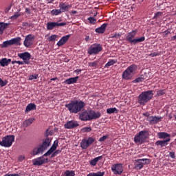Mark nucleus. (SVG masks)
<instances>
[{"instance_id": "nucleus-31", "label": "nucleus", "mask_w": 176, "mask_h": 176, "mask_svg": "<svg viewBox=\"0 0 176 176\" xmlns=\"http://www.w3.org/2000/svg\"><path fill=\"white\" fill-rule=\"evenodd\" d=\"M12 45H17L18 46H21V37H16L14 38L11 39Z\"/></svg>"}, {"instance_id": "nucleus-5", "label": "nucleus", "mask_w": 176, "mask_h": 176, "mask_svg": "<svg viewBox=\"0 0 176 176\" xmlns=\"http://www.w3.org/2000/svg\"><path fill=\"white\" fill-rule=\"evenodd\" d=\"M138 69V66L136 65H131L129 66L124 72H122V79L125 80H131L135 71Z\"/></svg>"}, {"instance_id": "nucleus-36", "label": "nucleus", "mask_w": 176, "mask_h": 176, "mask_svg": "<svg viewBox=\"0 0 176 176\" xmlns=\"http://www.w3.org/2000/svg\"><path fill=\"white\" fill-rule=\"evenodd\" d=\"M145 78L144 76H140V77L135 78L133 81L134 83H139V82H142L145 80Z\"/></svg>"}, {"instance_id": "nucleus-15", "label": "nucleus", "mask_w": 176, "mask_h": 176, "mask_svg": "<svg viewBox=\"0 0 176 176\" xmlns=\"http://www.w3.org/2000/svg\"><path fill=\"white\" fill-rule=\"evenodd\" d=\"M34 38L35 36L32 34H28V36H26L23 43L24 46L25 47H30V46H32Z\"/></svg>"}, {"instance_id": "nucleus-30", "label": "nucleus", "mask_w": 176, "mask_h": 176, "mask_svg": "<svg viewBox=\"0 0 176 176\" xmlns=\"http://www.w3.org/2000/svg\"><path fill=\"white\" fill-rule=\"evenodd\" d=\"M118 63L117 60L115 59H110L109 60V62L104 65V68H109V67H111V65H114V64H116Z\"/></svg>"}, {"instance_id": "nucleus-26", "label": "nucleus", "mask_w": 176, "mask_h": 176, "mask_svg": "<svg viewBox=\"0 0 176 176\" xmlns=\"http://www.w3.org/2000/svg\"><path fill=\"white\" fill-rule=\"evenodd\" d=\"M34 110H36V105L34 103H30L26 107L25 113H28L29 112Z\"/></svg>"}, {"instance_id": "nucleus-33", "label": "nucleus", "mask_w": 176, "mask_h": 176, "mask_svg": "<svg viewBox=\"0 0 176 176\" xmlns=\"http://www.w3.org/2000/svg\"><path fill=\"white\" fill-rule=\"evenodd\" d=\"M106 111L107 112V114H110V115L118 113V110L116 107H114V108H109V109H107L106 110Z\"/></svg>"}, {"instance_id": "nucleus-32", "label": "nucleus", "mask_w": 176, "mask_h": 176, "mask_svg": "<svg viewBox=\"0 0 176 176\" xmlns=\"http://www.w3.org/2000/svg\"><path fill=\"white\" fill-rule=\"evenodd\" d=\"M20 16H21V9H19L18 11L16 12L12 16L10 19V20H16Z\"/></svg>"}, {"instance_id": "nucleus-28", "label": "nucleus", "mask_w": 176, "mask_h": 176, "mask_svg": "<svg viewBox=\"0 0 176 176\" xmlns=\"http://www.w3.org/2000/svg\"><path fill=\"white\" fill-rule=\"evenodd\" d=\"M9 25L10 23L0 22V35H3L4 30H6Z\"/></svg>"}, {"instance_id": "nucleus-63", "label": "nucleus", "mask_w": 176, "mask_h": 176, "mask_svg": "<svg viewBox=\"0 0 176 176\" xmlns=\"http://www.w3.org/2000/svg\"><path fill=\"white\" fill-rule=\"evenodd\" d=\"M58 80V78L56 77V78H51L50 81H51V82H52V81H56V80Z\"/></svg>"}, {"instance_id": "nucleus-56", "label": "nucleus", "mask_w": 176, "mask_h": 176, "mask_svg": "<svg viewBox=\"0 0 176 176\" xmlns=\"http://www.w3.org/2000/svg\"><path fill=\"white\" fill-rule=\"evenodd\" d=\"M4 176H21L18 173H15V174H6Z\"/></svg>"}, {"instance_id": "nucleus-44", "label": "nucleus", "mask_w": 176, "mask_h": 176, "mask_svg": "<svg viewBox=\"0 0 176 176\" xmlns=\"http://www.w3.org/2000/svg\"><path fill=\"white\" fill-rule=\"evenodd\" d=\"M87 143L88 144V146H91L95 142V139L93 137H89L88 139L86 140Z\"/></svg>"}, {"instance_id": "nucleus-8", "label": "nucleus", "mask_w": 176, "mask_h": 176, "mask_svg": "<svg viewBox=\"0 0 176 176\" xmlns=\"http://www.w3.org/2000/svg\"><path fill=\"white\" fill-rule=\"evenodd\" d=\"M15 137L13 135H8L2 138L0 142V146L6 148H10L14 142Z\"/></svg>"}, {"instance_id": "nucleus-42", "label": "nucleus", "mask_w": 176, "mask_h": 176, "mask_svg": "<svg viewBox=\"0 0 176 176\" xmlns=\"http://www.w3.org/2000/svg\"><path fill=\"white\" fill-rule=\"evenodd\" d=\"M166 94V89H160L157 91V96L160 97Z\"/></svg>"}, {"instance_id": "nucleus-2", "label": "nucleus", "mask_w": 176, "mask_h": 176, "mask_svg": "<svg viewBox=\"0 0 176 176\" xmlns=\"http://www.w3.org/2000/svg\"><path fill=\"white\" fill-rule=\"evenodd\" d=\"M101 117V113L95 111L94 110H85L80 114V120L82 122H89L98 120Z\"/></svg>"}, {"instance_id": "nucleus-58", "label": "nucleus", "mask_w": 176, "mask_h": 176, "mask_svg": "<svg viewBox=\"0 0 176 176\" xmlns=\"http://www.w3.org/2000/svg\"><path fill=\"white\" fill-rule=\"evenodd\" d=\"M62 152V150L58 149L56 151H54V153L58 155Z\"/></svg>"}, {"instance_id": "nucleus-53", "label": "nucleus", "mask_w": 176, "mask_h": 176, "mask_svg": "<svg viewBox=\"0 0 176 176\" xmlns=\"http://www.w3.org/2000/svg\"><path fill=\"white\" fill-rule=\"evenodd\" d=\"M169 156L172 159H175V152H170Z\"/></svg>"}, {"instance_id": "nucleus-21", "label": "nucleus", "mask_w": 176, "mask_h": 176, "mask_svg": "<svg viewBox=\"0 0 176 176\" xmlns=\"http://www.w3.org/2000/svg\"><path fill=\"white\" fill-rule=\"evenodd\" d=\"M59 7L61 12L63 13L69 11V9L72 8V5L65 3H60L59 4Z\"/></svg>"}, {"instance_id": "nucleus-23", "label": "nucleus", "mask_w": 176, "mask_h": 176, "mask_svg": "<svg viewBox=\"0 0 176 176\" xmlns=\"http://www.w3.org/2000/svg\"><path fill=\"white\" fill-rule=\"evenodd\" d=\"M108 23H103L100 27L95 29V32L97 34H104L107 30Z\"/></svg>"}, {"instance_id": "nucleus-17", "label": "nucleus", "mask_w": 176, "mask_h": 176, "mask_svg": "<svg viewBox=\"0 0 176 176\" xmlns=\"http://www.w3.org/2000/svg\"><path fill=\"white\" fill-rule=\"evenodd\" d=\"M58 146V140H55L54 144L52 146L50 149L44 154L43 157L50 156L54 151H56L57 147Z\"/></svg>"}, {"instance_id": "nucleus-18", "label": "nucleus", "mask_w": 176, "mask_h": 176, "mask_svg": "<svg viewBox=\"0 0 176 176\" xmlns=\"http://www.w3.org/2000/svg\"><path fill=\"white\" fill-rule=\"evenodd\" d=\"M171 139H166L164 140H157L155 142V145L157 146H160V148L166 147L168 145V142H170Z\"/></svg>"}, {"instance_id": "nucleus-47", "label": "nucleus", "mask_w": 176, "mask_h": 176, "mask_svg": "<svg viewBox=\"0 0 176 176\" xmlns=\"http://www.w3.org/2000/svg\"><path fill=\"white\" fill-rule=\"evenodd\" d=\"M88 21H89L91 24H96V19L94 17L91 16L88 18Z\"/></svg>"}, {"instance_id": "nucleus-19", "label": "nucleus", "mask_w": 176, "mask_h": 176, "mask_svg": "<svg viewBox=\"0 0 176 176\" xmlns=\"http://www.w3.org/2000/svg\"><path fill=\"white\" fill-rule=\"evenodd\" d=\"M18 56L24 61H29L32 57L31 54L28 52L18 54Z\"/></svg>"}, {"instance_id": "nucleus-40", "label": "nucleus", "mask_w": 176, "mask_h": 176, "mask_svg": "<svg viewBox=\"0 0 176 176\" xmlns=\"http://www.w3.org/2000/svg\"><path fill=\"white\" fill-rule=\"evenodd\" d=\"M61 13H62V11L60 9H54L51 12L52 15H55V16H57Z\"/></svg>"}, {"instance_id": "nucleus-46", "label": "nucleus", "mask_w": 176, "mask_h": 176, "mask_svg": "<svg viewBox=\"0 0 176 176\" xmlns=\"http://www.w3.org/2000/svg\"><path fill=\"white\" fill-rule=\"evenodd\" d=\"M8 83V82L7 80H6L5 81H3V80L0 78V86H1V87H6Z\"/></svg>"}, {"instance_id": "nucleus-34", "label": "nucleus", "mask_w": 176, "mask_h": 176, "mask_svg": "<svg viewBox=\"0 0 176 176\" xmlns=\"http://www.w3.org/2000/svg\"><path fill=\"white\" fill-rule=\"evenodd\" d=\"M105 174L104 172H98V173H89L87 176H104Z\"/></svg>"}, {"instance_id": "nucleus-50", "label": "nucleus", "mask_w": 176, "mask_h": 176, "mask_svg": "<svg viewBox=\"0 0 176 176\" xmlns=\"http://www.w3.org/2000/svg\"><path fill=\"white\" fill-rule=\"evenodd\" d=\"M88 65H89V67H97L98 62L96 60H95L94 62H91V63H88Z\"/></svg>"}, {"instance_id": "nucleus-7", "label": "nucleus", "mask_w": 176, "mask_h": 176, "mask_svg": "<svg viewBox=\"0 0 176 176\" xmlns=\"http://www.w3.org/2000/svg\"><path fill=\"white\" fill-rule=\"evenodd\" d=\"M102 45L96 43L89 46L87 53L88 54H89V56H96V54H99V53H100V52H102Z\"/></svg>"}, {"instance_id": "nucleus-24", "label": "nucleus", "mask_w": 176, "mask_h": 176, "mask_svg": "<svg viewBox=\"0 0 176 176\" xmlns=\"http://www.w3.org/2000/svg\"><path fill=\"white\" fill-rule=\"evenodd\" d=\"M78 78H79L78 76L68 78L64 81V84L68 85L76 84L77 83Z\"/></svg>"}, {"instance_id": "nucleus-22", "label": "nucleus", "mask_w": 176, "mask_h": 176, "mask_svg": "<svg viewBox=\"0 0 176 176\" xmlns=\"http://www.w3.org/2000/svg\"><path fill=\"white\" fill-rule=\"evenodd\" d=\"M157 137L160 140H170V135L166 132H159Z\"/></svg>"}, {"instance_id": "nucleus-57", "label": "nucleus", "mask_w": 176, "mask_h": 176, "mask_svg": "<svg viewBox=\"0 0 176 176\" xmlns=\"http://www.w3.org/2000/svg\"><path fill=\"white\" fill-rule=\"evenodd\" d=\"M143 116L146 117V118H150V113L148 112H146L144 113H143Z\"/></svg>"}, {"instance_id": "nucleus-49", "label": "nucleus", "mask_w": 176, "mask_h": 176, "mask_svg": "<svg viewBox=\"0 0 176 176\" xmlns=\"http://www.w3.org/2000/svg\"><path fill=\"white\" fill-rule=\"evenodd\" d=\"M120 36H122V34L118 33V34H111V36H110V38H116V39H119Z\"/></svg>"}, {"instance_id": "nucleus-10", "label": "nucleus", "mask_w": 176, "mask_h": 176, "mask_svg": "<svg viewBox=\"0 0 176 176\" xmlns=\"http://www.w3.org/2000/svg\"><path fill=\"white\" fill-rule=\"evenodd\" d=\"M111 171H113V173L116 175H122L124 171L123 164L120 163L113 164V166H111Z\"/></svg>"}, {"instance_id": "nucleus-38", "label": "nucleus", "mask_w": 176, "mask_h": 176, "mask_svg": "<svg viewBox=\"0 0 176 176\" xmlns=\"http://www.w3.org/2000/svg\"><path fill=\"white\" fill-rule=\"evenodd\" d=\"M0 65H1V67H8V63L6 58H2L0 60Z\"/></svg>"}, {"instance_id": "nucleus-4", "label": "nucleus", "mask_w": 176, "mask_h": 176, "mask_svg": "<svg viewBox=\"0 0 176 176\" xmlns=\"http://www.w3.org/2000/svg\"><path fill=\"white\" fill-rule=\"evenodd\" d=\"M138 30H132L126 35V41L130 45H137L140 42H144L145 36H141L138 38H135L137 35Z\"/></svg>"}, {"instance_id": "nucleus-43", "label": "nucleus", "mask_w": 176, "mask_h": 176, "mask_svg": "<svg viewBox=\"0 0 176 176\" xmlns=\"http://www.w3.org/2000/svg\"><path fill=\"white\" fill-rule=\"evenodd\" d=\"M91 131V127L90 126L82 127V129H81V132H82V133H90Z\"/></svg>"}, {"instance_id": "nucleus-41", "label": "nucleus", "mask_w": 176, "mask_h": 176, "mask_svg": "<svg viewBox=\"0 0 176 176\" xmlns=\"http://www.w3.org/2000/svg\"><path fill=\"white\" fill-rule=\"evenodd\" d=\"M12 44V39L9 41H4L2 47H8V46H11Z\"/></svg>"}, {"instance_id": "nucleus-12", "label": "nucleus", "mask_w": 176, "mask_h": 176, "mask_svg": "<svg viewBox=\"0 0 176 176\" xmlns=\"http://www.w3.org/2000/svg\"><path fill=\"white\" fill-rule=\"evenodd\" d=\"M64 25H67V23H58V22H49L47 24V29L49 31L54 30L56 27H64Z\"/></svg>"}, {"instance_id": "nucleus-9", "label": "nucleus", "mask_w": 176, "mask_h": 176, "mask_svg": "<svg viewBox=\"0 0 176 176\" xmlns=\"http://www.w3.org/2000/svg\"><path fill=\"white\" fill-rule=\"evenodd\" d=\"M151 160L147 158H142L135 160V166L134 168L136 170H142L144 168V166L146 164H149Z\"/></svg>"}, {"instance_id": "nucleus-37", "label": "nucleus", "mask_w": 176, "mask_h": 176, "mask_svg": "<svg viewBox=\"0 0 176 176\" xmlns=\"http://www.w3.org/2000/svg\"><path fill=\"white\" fill-rule=\"evenodd\" d=\"M12 64H19V65H23V64H30V61L12 60Z\"/></svg>"}, {"instance_id": "nucleus-1", "label": "nucleus", "mask_w": 176, "mask_h": 176, "mask_svg": "<svg viewBox=\"0 0 176 176\" xmlns=\"http://www.w3.org/2000/svg\"><path fill=\"white\" fill-rule=\"evenodd\" d=\"M86 106L85 102L82 100H72L70 103L65 104V107L71 113L78 114L81 112Z\"/></svg>"}, {"instance_id": "nucleus-16", "label": "nucleus", "mask_w": 176, "mask_h": 176, "mask_svg": "<svg viewBox=\"0 0 176 176\" xmlns=\"http://www.w3.org/2000/svg\"><path fill=\"white\" fill-rule=\"evenodd\" d=\"M66 129H74L79 126V124L78 121L76 120H70L67 122V123L64 125Z\"/></svg>"}, {"instance_id": "nucleus-61", "label": "nucleus", "mask_w": 176, "mask_h": 176, "mask_svg": "<svg viewBox=\"0 0 176 176\" xmlns=\"http://www.w3.org/2000/svg\"><path fill=\"white\" fill-rule=\"evenodd\" d=\"M25 12H27L28 14H31V11L29 8H25Z\"/></svg>"}, {"instance_id": "nucleus-55", "label": "nucleus", "mask_w": 176, "mask_h": 176, "mask_svg": "<svg viewBox=\"0 0 176 176\" xmlns=\"http://www.w3.org/2000/svg\"><path fill=\"white\" fill-rule=\"evenodd\" d=\"M159 54L157 52H153L149 54L151 57H155V56H158Z\"/></svg>"}, {"instance_id": "nucleus-51", "label": "nucleus", "mask_w": 176, "mask_h": 176, "mask_svg": "<svg viewBox=\"0 0 176 176\" xmlns=\"http://www.w3.org/2000/svg\"><path fill=\"white\" fill-rule=\"evenodd\" d=\"M107 138H108V135H103L102 137H100V138H99V142H104Z\"/></svg>"}, {"instance_id": "nucleus-60", "label": "nucleus", "mask_w": 176, "mask_h": 176, "mask_svg": "<svg viewBox=\"0 0 176 176\" xmlns=\"http://www.w3.org/2000/svg\"><path fill=\"white\" fill-rule=\"evenodd\" d=\"M170 41H176V33L175 36H173L170 38Z\"/></svg>"}, {"instance_id": "nucleus-11", "label": "nucleus", "mask_w": 176, "mask_h": 176, "mask_svg": "<svg viewBox=\"0 0 176 176\" xmlns=\"http://www.w3.org/2000/svg\"><path fill=\"white\" fill-rule=\"evenodd\" d=\"M49 130H47L46 138L43 140L42 144L40 147L45 151L47 149L48 147L51 146L52 138H50L48 136L50 133H48Z\"/></svg>"}, {"instance_id": "nucleus-59", "label": "nucleus", "mask_w": 176, "mask_h": 176, "mask_svg": "<svg viewBox=\"0 0 176 176\" xmlns=\"http://www.w3.org/2000/svg\"><path fill=\"white\" fill-rule=\"evenodd\" d=\"M89 41H90V37H89V36H85V42H89Z\"/></svg>"}, {"instance_id": "nucleus-39", "label": "nucleus", "mask_w": 176, "mask_h": 176, "mask_svg": "<svg viewBox=\"0 0 176 176\" xmlns=\"http://www.w3.org/2000/svg\"><path fill=\"white\" fill-rule=\"evenodd\" d=\"M63 176H75V171L67 170Z\"/></svg>"}, {"instance_id": "nucleus-29", "label": "nucleus", "mask_w": 176, "mask_h": 176, "mask_svg": "<svg viewBox=\"0 0 176 176\" xmlns=\"http://www.w3.org/2000/svg\"><path fill=\"white\" fill-rule=\"evenodd\" d=\"M43 149L41 146H39L38 148H34L32 154L33 156H36L38 154L43 153Z\"/></svg>"}, {"instance_id": "nucleus-6", "label": "nucleus", "mask_w": 176, "mask_h": 176, "mask_svg": "<svg viewBox=\"0 0 176 176\" xmlns=\"http://www.w3.org/2000/svg\"><path fill=\"white\" fill-rule=\"evenodd\" d=\"M148 131H140L134 136V142L137 145H142L144 144L147 139Z\"/></svg>"}, {"instance_id": "nucleus-13", "label": "nucleus", "mask_w": 176, "mask_h": 176, "mask_svg": "<svg viewBox=\"0 0 176 176\" xmlns=\"http://www.w3.org/2000/svg\"><path fill=\"white\" fill-rule=\"evenodd\" d=\"M48 162L47 158H45L44 156L39 157L32 160L34 166H40Z\"/></svg>"}, {"instance_id": "nucleus-62", "label": "nucleus", "mask_w": 176, "mask_h": 176, "mask_svg": "<svg viewBox=\"0 0 176 176\" xmlns=\"http://www.w3.org/2000/svg\"><path fill=\"white\" fill-rule=\"evenodd\" d=\"M56 156H57L56 153H55V151H54V152L52 153V157L54 158V157H56Z\"/></svg>"}, {"instance_id": "nucleus-27", "label": "nucleus", "mask_w": 176, "mask_h": 176, "mask_svg": "<svg viewBox=\"0 0 176 176\" xmlns=\"http://www.w3.org/2000/svg\"><path fill=\"white\" fill-rule=\"evenodd\" d=\"M35 121V119L33 118H29L23 122V126L25 128L31 126L33 122Z\"/></svg>"}, {"instance_id": "nucleus-3", "label": "nucleus", "mask_w": 176, "mask_h": 176, "mask_svg": "<svg viewBox=\"0 0 176 176\" xmlns=\"http://www.w3.org/2000/svg\"><path fill=\"white\" fill-rule=\"evenodd\" d=\"M154 96V91L148 90L142 92L138 97V103L141 106H145L150 102Z\"/></svg>"}, {"instance_id": "nucleus-48", "label": "nucleus", "mask_w": 176, "mask_h": 176, "mask_svg": "<svg viewBox=\"0 0 176 176\" xmlns=\"http://www.w3.org/2000/svg\"><path fill=\"white\" fill-rule=\"evenodd\" d=\"M38 78V74L31 75L29 78L30 80H37Z\"/></svg>"}, {"instance_id": "nucleus-25", "label": "nucleus", "mask_w": 176, "mask_h": 176, "mask_svg": "<svg viewBox=\"0 0 176 176\" xmlns=\"http://www.w3.org/2000/svg\"><path fill=\"white\" fill-rule=\"evenodd\" d=\"M102 158H103L102 155H100L91 160V161H89V165L92 166H96L97 165V163L101 160H102Z\"/></svg>"}, {"instance_id": "nucleus-20", "label": "nucleus", "mask_w": 176, "mask_h": 176, "mask_svg": "<svg viewBox=\"0 0 176 176\" xmlns=\"http://www.w3.org/2000/svg\"><path fill=\"white\" fill-rule=\"evenodd\" d=\"M69 38H71V34L66 35L65 36H63L61 39L58 42L57 45L58 46H63L67 43V42L69 41Z\"/></svg>"}, {"instance_id": "nucleus-52", "label": "nucleus", "mask_w": 176, "mask_h": 176, "mask_svg": "<svg viewBox=\"0 0 176 176\" xmlns=\"http://www.w3.org/2000/svg\"><path fill=\"white\" fill-rule=\"evenodd\" d=\"M162 15V12H157L154 14L153 19H157V17L161 16Z\"/></svg>"}, {"instance_id": "nucleus-64", "label": "nucleus", "mask_w": 176, "mask_h": 176, "mask_svg": "<svg viewBox=\"0 0 176 176\" xmlns=\"http://www.w3.org/2000/svg\"><path fill=\"white\" fill-rule=\"evenodd\" d=\"M49 3H52L54 1V0H47Z\"/></svg>"}, {"instance_id": "nucleus-45", "label": "nucleus", "mask_w": 176, "mask_h": 176, "mask_svg": "<svg viewBox=\"0 0 176 176\" xmlns=\"http://www.w3.org/2000/svg\"><path fill=\"white\" fill-rule=\"evenodd\" d=\"M58 38V36L56 34H53L51 36H50L48 38V41L49 42H54V41H56V39Z\"/></svg>"}, {"instance_id": "nucleus-54", "label": "nucleus", "mask_w": 176, "mask_h": 176, "mask_svg": "<svg viewBox=\"0 0 176 176\" xmlns=\"http://www.w3.org/2000/svg\"><path fill=\"white\" fill-rule=\"evenodd\" d=\"M25 155H20L19 157V161L20 162H23L24 160H25Z\"/></svg>"}, {"instance_id": "nucleus-35", "label": "nucleus", "mask_w": 176, "mask_h": 176, "mask_svg": "<svg viewBox=\"0 0 176 176\" xmlns=\"http://www.w3.org/2000/svg\"><path fill=\"white\" fill-rule=\"evenodd\" d=\"M89 147V144H87V141L86 140H82L81 141V148L86 150Z\"/></svg>"}, {"instance_id": "nucleus-14", "label": "nucleus", "mask_w": 176, "mask_h": 176, "mask_svg": "<svg viewBox=\"0 0 176 176\" xmlns=\"http://www.w3.org/2000/svg\"><path fill=\"white\" fill-rule=\"evenodd\" d=\"M163 119V117L161 116H149L146 118V120L149 122L150 124H156L160 122Z\"/></svg>"}]
</instances>
